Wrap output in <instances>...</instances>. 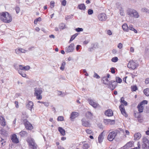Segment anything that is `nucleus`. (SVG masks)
<instances>
[{"instance_id":"nucleus-1","label":"nucleus","mask_w":149,"mask_h":149,"mask_svg":"<svg viewBox=\"0 0 149 149\" xmlns=\"http://www.w3.org/2000/svg\"><path fill=\"white\" fill-rule=\"evenodd\" d=\"M148 102L147 101L144 100L138 104L137 108L138 109L139 112L134 113V116L135 117L138 119L141 117V115L140 113L143 112L144 105L147 104Z\"/></svg>"},{"instance_id":"nucleus-2","label":"nucleus","mask_w":149,"mask_h":149,"mask_svg":"<svg viewBox=\"0 0 149 149\" xmlns=\"http://www.w3.org/2000/svg\"><path fill=\"white\" fill-rule=\"evenodd\" d=\"M0 19L4 23H9L12 21V18L8 12H3L0 14Z\"/></svg>"},{"instance_id":"nucleus-3","label":"nucleus","mask_w":149,"mask_h":149,"mask_svg":"<svg viewBox=\"0 0 149 149\" xmlns=\"http://www.w3.org/2000/svg\"><path fill=\"white\" fill-rule=\"evenodd\" d=\"M120 102L121 104L119 106V109L121 113L125 117H127L128 115L126 113L124 106H127V103L126 101H125V98L123 97H122L120 98Z\"/></svg>"},{"instance_id":"nucleus-4","label":"nucleus","mask_w":149,"mask_h":149,"mask_svg":"<svg viewBox=\"0 0 149 149\" xmlns=\"http://www.w3.org/2000/svg\"><path fill=\"white\" fill-rule=\"evenodd\" d=\"M104 84L107 85L109 88L113 90L117 85V83L115 81H109L108 79L105 78H104Z\"/></svg>"},{"instance_id":"nucleus-5","label":"nucleus","mask_w":149,"mask_h":149,"mask_svg":"<svg viewBox=\"0 0 149 149\" xmlns=\"http://www.w3.org/2000/svg\"><path fill=\"white\" fill-rule=\"evenodd\" d=\"M119 133L120 131L118 130H115L110 132L107 136L108 140L110 141H113L115 139L117 135Z\"/></svg>"},{"instance_id":"nucleus-6","label":"nucleus","mask_w":149,"mask_h":149,"mask_svg":"<svg viewBox=\"0 0 149 149\" xmlns=\"http://www.w3.org/2000/svg\"><path fill=\"white\" fill-rule=\"evenodd\" d=\"M21 121L23 123L25 128L27 130H31L33 129L32 125L26 119L23 118Z\"/></svg>"},{"instance_id":"nucleus-7","label":"nucleus","mask_w":149,"mask_h":149,"mask_svg":"<svg viewBox=\"0 0 149 149\" xmlns=\"http://www.w3.org/2000/svg\"><path fill=\"white\" fill-rule=\"evenodd\" d=\"M35 92L34 95L36 97V98L38 100H41L42 98V96L41 95L42 93V89L40 88L37 89L35 88Z\"/></svg>"},{"instance_id":"nucleus-8","label":"nucleus","mask_w":149,"mask_h":149,"mask_svg":"<svg viewBox=\"0 0 149 149\" xmlns=\"http://www.w3.org/2000/svg\"><path fill=\"white\" fill-rule=\"evenodd\" d=\"M143 143L142 146L143 149H149V141L146 137H144L142 139Z\"/></svg>"},{"instance_id":"nucleus-9","label":"nucleus","mask_w":149,"mask_h":149,"mask_svg":"<svg viewBox=\"0 0 149 149\" xmlns=\"http://www.w3.org/2000/svg\"><path fill=\"white\" fill-rule=\"evenodd\" d=\"M138 66L136 63L133 60L130 61L127 64V67L132 69H135Z\"/></svg>"},{"instance_id":"nucleus-10","label":"nucleus","mask_w":149,"mask_h":149,"mask_svg":"<svg viewBox=\"0 0 149 149\" xmlns=\"http://www.w3.org/2000/svg\"><path fill=\"white\" fill-rule=\"evenodd\" d=\"M128 14L136 18L139 17V15L137 12L134 9H130L127 12Z\"/></svg>"},{"instance_id":"nucleus-11","label":"nucleus","mask_w":149,"mask_h":149,"mask_svg":"<svg viewBox=\"0 0 149 149\" xmlns=\"http://www.w3.org/2000/svg\"><path fill=\"white\" fill-rule=\"evenodd\" d=\"M107 18L106 15L104 13H101L98 15L99 19L102 21H105Z\"/></svg>"},{"instance_id":"nucleus-12","label":"nucleus","mask_w":149,"mask_h":149,"mask_svg":"<svg viewBox=\"0 0 149 149\" xmlns=\"http://www.w3.org/2000/svg\"><path fill=\"white\" fill-rule=\"evenodd\" d=\"M104 123L106 125H112L115 124L114 120H112L109 119H104L103 121Z\"/></svg>"},{"instance_id":"nucleus-13","label":"nucleus","mask_w":149,"mask_h":149,"mask_svg":"<svg viewBox=\"0 0 149 149\" xmlns=\"http://www.w3.org/2000/svg\"><path fill=\"white\" fill-rule=\"evenodd\" d=\"M81 121L82 125L84 126L89 127L91 126V124L89 121H86L85 119H82Z\"/></svg>"},{"instance_id":"nucleus-14","label":"nucleus","mask_w":149,"mask_h":149,"mask_svg":"<svg viewBox=\"0 0 149 149\" xmlns=\"http://www.w3.org/2000/svg\"><path fill=\"white\" fill-rule=\"evenodd\" d=\"M88 101L89 104L94 108H96L100 106L99 104L92 100H90Z\"/></svg>"},{"instance_id":"nucleus-15","label":"nucleus","mask_w":149,"mask_h":149,"mask_svg":"<svg viewBox=\"0 0 149 149\" xmlns=\"http://www.w3.org/2000/svg\"><path fill=\"white\" fill-rule=\"evenodd\" d=\"M79 115L78 112H72L70 114V118L71 120L73 121L74 119L77 117Z\"/></svg>"},{"instance_id":"nucleus-16","label":"nucleus","mask_w":149,"mask_h":149,"mask_svg":"<svg viewBox=\"0 0 149 149\" xmlns=\"http://www.w3.org/2000/svg\"><path fill=\"white\" fill-rule=\"evenodd\" d=\"M74 45L73 43H72L68 46V47L66 48L65 51L67 52H72L74 49Z\"/></svg>"},{"instance_id":"nucleus-17","label":"nucleus","mask_w":149,"mask_h":149,"mask_svg":"<svg viewBox=\"0 0 149 149\" xmlns=\"http://www.w3.org/2000/svg\"><path fill=\"white\" fill-rule=\"evenodd\" d=\"M27 141L29 143V146H32L36 144L35 142L34 139L31 138H29L27 139Z\"/></svg>"},{"instance_id":"nucleus-18","label":"nucleus","mask_w":149,"mask_h":149,"mask_svg":"<svg viewBox=\"0 0 149 149\" xmlns=\"http://www.w3.org/2000/svg\"><path fill=\"white\" fill-rule=\"evenodd\" d=\"M11 140L12 142L15 143H19V140L15 134H13L11 137Z\"/></svg>"},{"instance_id":"nucleus-19","label":"nucleus","mask_w":149,"mask_h":149,"mask_svg":"<svg viewBox=\"0 0 149 149\" xmlns=\"http://www.w3.org/2000/svg\"><path fill=\"white\" fill-rule=\"evenodd\" d=\"M119 133H123V137L125 138L127 137V135H129L130 134L129 131L127 130H126L125 131H124L123 130H120Z\"/></svg>"},{"instance_id":"nucleus-20","label":"nucleus","mask_w":149,"mask_h":149,"mask_svg":"<svg viewBox=\"0 0 149 149\" xmlns=\"http://www.w3.org/2000/svg\"><path fill=\"white\" fill-rule=\"evenodd\" d=\"M105 115L109 117L113 115V113L111 109H108L105 112Z\"/></svg>"},{"instance_id":"nucleus-21","label":"nucleus","mask_w":149,"mask_h":149,"mask_svg":"<svg viewBox=\"0 0 149 149\" xmlns=\"http://www.w3.org/2000/svg\"><path fill=\"white\" fill-rule=\"evenodd\" d=\"M141 136V134L140 133L137 132L134 135V140H138L140 139Z\"/></svg>"},{"instance_id":"nucleus-22","label":"nucleus","mask_w":149,"mask_h":149,"mask_svg":"<svg viewBox=\"0 0 149 149\" xmlns=\"http://www.w3.org/2000/svg\"><path fill=\"white\" fill-rule=\"evenodd\" d=\"M79 145H83L82 148L83 149H87L89 147L88 144L86 143V141L81 142Z\"/></svg>"},{"instance_id":"nucleus-23","label":"nucleus","mask_w":149,"mask_h":149,"mask_svg":"<svg viewBox=\"0 0 149 149\" xmlns=\"http://www.w3.org/2000/svg\"><path fill=\"white\" fill-rule=\"evenodd\" d=\"M58 130L62 135L64 136L65 135V131L62 127H58Z\"/></svg>"},{"instance_id":"nucleus-24","label":"nucleus","mask_w":149,"mask_h":149,"mask_svg":"<svg viewBox=\"0 0 149 149\" xmlns=\"http://www.w3.org/2000/svg\"><path fill=\"white\" fill-rule=\"evenodd\" d=\"M103 132H102L101 134L99 135L98 137V142L99 143H101L102 142L103 140L104 139L103 136Z\"/></svg>"},{"instance_id":"nucleus-25","label":"nucleus","mask_w":149,"mask_h":149,"mask_svg":"<svg viewBox=\"0 0 149 149\" xmlns=\"http://www.w3.org/2000/svg\"><path fill=\"white\" fill-rule=\"evenodd\" d=\"M33 103L31 101H29L28 103L27 104L26 106L28 109L31 110L33 106Z\"/></svg>"},{"instance_id":"nucleus-26","label":"nucleus","mask_w":149,"mask_h":149,"mask_svg":"<svg viewBox=\"0 0 149 149\" xmlns=\"http://www.w3.org/2000/svg\"><path fill=\"white\" fill-rule=\"evenodd\" d=\"M19 134L21 137L26 136L28 134V133L26 131L23 130L19 132Z\"/></svg>"},{"instance_id":"nucleus-27","label":"nucleus","mask_w":149,"mask_h":149,"mask_svg":"<svg viewBox=\"0 0 149 149\" xmlns=\"http://www.w3.org/2000/svg\"><path fill=\"white\" fill-rule=\"evenodd\" d=\"M98 48V44L97 43L93 44V46L91 48L89 49V50L90 51H91L93 49L97 48Z\"/></svg>"},{"instance_id":"nucleus-28","label":"nucleus","mask_w":149,"mask_h":149,"mask_svg":"<svg viewBox=\"0 0 149 149\" xmlns=\"http://www.w3.org/2000/svg\"><path fill=\"white\" fill-rule=\"evenodd\" d=\"M16 51L17 53L21 52L22 53H25L27 51L22 48H19L16 49Z\"/></svg>"},{"instance_id":"nucleus-29","label":"nucleus","mask_w":149,"mask_h":149,"mask_svg":"<svg viewBox=\"0 0 149 149\" xmlns=\"http://www.w3.org/2000/svg\"><path fill=\"white\" fill-rule=\"evenodd\" d=\"M122 28L125 31L127 32L129 30V27L127 26V25L126 24H123L122 26Z\"/></svg>"},{"instance_id":"nucleus-30","label":"nucleus","mask_w":149,"mask_h":149,"mask_svg":"<svg viewBox=\"0 0 149 149\" xmlns=\"http://www.w3.org/2000/svg\"><path fill=\"white\" fill-rule=\"evenodd\" d=\"M78 8L81 10H85L86 9V7L84 4H81L79 5Z\"/></svg>"},{"instance_id":"nucleus-31","label":"nucleus","mask_w":149,"mask_h":149,"mask_svg":"<svg viewBox=\"0 0 149 149\" xmlns=\"http://www.w3.org/2000/svg\"><path fill=\"white\" fill-rule=\"evenodd\" d=\"M2 119L1 123V125L3 126H5L6 125V123L5 118L2 117Z\"/></svg>"},{"instance_id":"nucleus-32","label":"nucleus","mask_w":149,"mask_h":149,"mask_svg":"<svg viewBox=\"0 0 149 149\" xmlns=\"http://www.w3.org/2000/svg\"><path fill=\"white\" fill-rule=\"evenodd\" d=\"M144 93L147 96H149V88L145 89L143 91Z\"/></svg>"},{"instance_id":"nucleus-33","label":"nucleus","mask_w":149,"mask_h":149,"mask_svg":"<svg viewBox=\"0 0 149 149\" xmlns=\"http://www.w3.org/2000/svg\"><path fill=\"white\" fill-rule=\"evenodd\" d=\"M65 25L64 23H61L59 25V28L60 30H63L65 28Z\"/></svg>"},{"instance_id":"nucleus-34","label":"nucleus","mask_w":149,"mask_h":149,"mask_svg":"<svg viewBox=\"0 0 149 149\" xmlns=\"http://www.w3.org/2000/svg\"><path fill=\"white\" fill-rule=\"evenodd\" d=\"M66 65V63L65 62H63L61 67H60V69L61 70L63 71L64 69L65 65Z\"/></svg>"},{"instance_id":"nucleus-35","label":"nucleus","mask_w":149,"mask_h":149,"mask_svg":"<svg viewBox=\"0 0 149 149\" xmlns=\"http://www.w3.org/2000/svg\"><path fill=\"white\" fill-rule=\"evenodd\" d=\"M78 35V34L77 33H75L74 35H72L70 40L69 41V42L70 43Z\"/></svg>"},{"instance_id":"nucleus-36","label":"nucleus","mask_w":149,"mask_h":149,"mask_svg":"<svg viewBox=\"0 0 149 149\" xmlns=\"http://www.w3.org/2000/svg\"><path fill=\"white\" fill-rule=\"evenodd\" d=\"M1 133L2 135L4 136H7L8 135L7 131L3 129H2L1 130Z\"/></svg>"},{"instance_id":"nucleus-37","label":"nucleus","mask_w":149,"mask_h":149,"mask_svg":"<svg viewBox=\"0 0 149 149\" xmlns=\"http://www.w3.org/2000/svg\"><path fill=\"white\" fill-rule=\"evenodd\" d=\"M85 116L86 117L89 118L91 117L93 114L90 112L88 111L86 113Z\"/></svg>"},{"instance_id":"nucleus-38","label":"nucleus","mask_w":149,"mask_h":149,"mask_svg":"<svg viewBox=\"0 0 149 149\" xmlns=\"http://www.w3.org/2000/svg\"><path fill=\"white\" fill-rule=\"evenodd\" d=\"M85 131L88 134L93 135V132L91 130L87 129L85 130Z\"/></svg>"},{"instance_id":"nucleus-39","label":"nucleus","mask_w":149,"mask_h":149,"mask_svg":"<svg viewBox=\"0 0 149 149\" xmlns=\"http://www.w3.org/2000/svg\"><path fill=\"white\" fill-rule=\"evenodd\" d=\"M0 143L1 144L2 146H3L6 144V141L4 139L1 138L0 140Z\"/></svg>"},{"instance_id":"nucleus-40","label":"nucleus","mask_w":149,"mask_h":149,"mask_svg":"<svg viewBox=\"0 0 149 149\" xmlns=\"http://www.w3.org/2000/svg\"><path fill=\"white\" fill-rule=\"evenodd\" d=\"M116 82L117 83H120L122 82V79L119 77H116Z\"/></svg>"},{"instance_id":"nucleus-41","label":"nucleus","mask_w":149,"mask_h":149,"mask_svg":"<svg viewBox=\"0 0 149 149\" xmlns=\"http://www.w3.org/2000/svg\"><path fill=\"white\" fill-rule=\"evenodd\" d=\"M129 29L130 30L134 31V32L135 33H137V31L133 28V26L132 25H130L129 26Z\"/></svg>"},{"instance_id":"nucleus-42","label":"nucleus","mask_w":149,"mask_h":149,"mask_svg":"<svg viewBox=\"0 0 149 149\" xmlns=\"http://www.w3.org/2000/svg\"><path fill=\"white\" fill-rule=\"evenodd\" d=\"M131 88L132 91H135L137 90V88L136 86H132Z\"/></svg>"},{"instance_id":"nucleus-43","label":"nucleus","mask_w":149,"mask_h":149,"mask_svg":"<svg viewBox=\"0 0 149 149\" xmlns=\"http://www.w3.org/2000/svg\"><path fill=\"white\" fill-rule=\"evenodd\" d=\"M41 20V17H39L34 20V24H37L38 21H40Z\"/></svg>"},{"instance_id":"nucleus-44","label":"nucleus","mask_w":149,"mask_h":149,"mask_svg":"<svg viewBox=\"0 0 149 149\" xmlns=\"http://www.w3.org/2000/svg\"><path fill=\"white\" fill-rule=\"evenodd\" d=\"M57 120L58 121H63L64 120V117L63 116H58L57 118Z\"/></svg>"},{"instance_id":"nucleus-45","label":"nucleus","mask_w":149,"mask_h":149,"mask_svg":"<svg viewBox=\"0 0 149 149\" xmlns=\"http://www.w3.org/2000/svg\"><path fill=\"white\" fill-rule=\"evenodd\" d=\"M137 145L138 147H135L134 148L131 149H139L141 147V143L140 142H138L137 143Z\"/></svg>"},{"instance_id":"nucleus-46","label":"nucleus","mask_w":149,"mask_h":149,"mask_svg":"<svg viewBox=\"0 0 149 149\" xmlns=\"http://www.w3.org/2000/svg\"><path fill=\"white\" fill-rule=\"evenodd\" d=\"M118 57H115L113 58L111 60L113 62H116L117 61H118Z\"/></svg>"},{"instance_id":"nucleus-47","label":"nucleus","mask_w":149,"mask_h":149,"mask_svg":"<svg viewBox=\"0 0 149 149\" xmlns=\"http://www.w3.org/2000/svg\"><path fill=\"white\" fill-rule=\"evenodd\" d=\"M19 73L23 77H25L26 76V74L22 71H19Z\"/></svg>"},{"instance_id":"nucleus-48","label":"nucleus","mask_w":149,"mask_h":149,"mask_svg":"<svg viewBox=\"0 0 149 149\" xmlns=\"http://www.w3.org/2000/svg\"><path fill=\"white\" fill-rule=\"evenodd\" d=\"M141 11L143 12L149 13V10L146 8H143L141 9Z\"/></svg>"},{"instance_id":"nucleus-49","label":"nucleus","mask_w":149,"mask_h":149,"mask_svg":"<svg viewBox=\"0 0 149 149\" xmlns=\"http://www.w3.org/2000/svg\"><path fill=\"white\" fill-rule=\"evenodd\" d=\"M126 145L128 147H131L133 146V144L132 142H130L127 143Z\"/></svg>"},{"instance_id":"nucleus-50","label":"nucleus","mask_w":149,"mask_h":149,"mask_svg":"<svg viewBox=\"0 0 149 149\" xmlns=\"http://www.w3.org/2000/svg\"><path fill=\"white\" fill-rule=\"evenodd\" d=\"M75 30L77 32H79L80 31H83V29L82 28H76L75 29Z\"/></svg>"},{"instance_id":"nucleus-51","label":"nucleus","mask_w":149,"mask_h":149,"mask_svg":"<svg viewBox=\"0 0 149 149\" xmlns=\"http://www.w3.org/2000/svg\"><path fill=\"white\" fill-rule=\"evenodd\" d=\"M30 66L28 65H27L26 66H24V70H28L30 69Z\"/></svg>"},{"instance_id":"nucleus-52","label":"nucleus","mask_w":149,"mask_h":149,"mask_svg":"<svg viewBox=\"0 0 149 149\" xmlns=\"http://www.w3.org/2000/svg\"><path fill=\"white\" fill-rule=\"evenodd\" d=\"M93 77L96 79H99L100 78V76L96 73H94Z\"/></svg>"},{"instance_id":"nucleus-53","label":"nucleus","mask_w":149,"mask_h":149,"mask_svg":"<svg viewBox=\"0 0 149 149\" xmlns=\"http://www.w3.org/2000/svg\"><path fill=\"white\" fill-rule=\"evenodd\" d=\"M88 15H92L93 13V11L92 9H89L88 10Z\"/></svg>"},{"instance_id":"nucleus-54","label":"nucleus","mask_w":149,"mask_h":149,"mask_svg":"<svg viewBox=\"0 0 149 149\" xmlns=\"http://www.w3.org/2000/svg\"><path fill=\"white\" fill-rule=\"evenodd\" d=\"M111 72L113 74L115 73L116 71L115 70V68H111Z\"/></svg>"},{"instance_id":"nucleus-55","label":"nucleus","mask_w":149,"mask_h":149,"mask_svg":"<svg viewBox=\"0 0 149 149\" xmlns=\"http://www.w3.org/2000/svg\"><path fill=\"white\" fill-rule=\"evenodd\" d=\"M110 75L109 74H108L107 75V77H103L102 78V81L103 83H104V78H107V79H108V78H109L110 77Z\"/></svg>"},{"instance_id":"nucleus-56","label":"nucleus","mask_w":149,"mask_h":149,"mask_svg":"<svg viewBox=\"0 0 149 149\" xmlns=\"http://www.w3.org/2000/svg\"><path fill=\"white\" fill-rule=\"evenodd\" d=\"M66 4V0H63L61 2V4L63 6H65Z\"/></svg>"},{"instance_id":"nucleus-57","label":"nucleus","mask_w":149,"mask_h":149,"mask_svg":"<svg viewBox=\"0 0 149 149\" xmlns=\"http://www.w3.org/2000/svg\"><path fill=\"white\" fill-rule=\"evenodd\" d=\"M54 2L53 1H52L50 2V6L51 8H53L54 7Z\"/></svg>"},{"instance_id":"nucleus-58","label":"nucleus","mask_w":149,"mask_h":149,"mask_svg":"<svg viewBox=\"0 0 149 149\" xmlns=\"http://www.w3.org/2000/svg\"><path fill=\"white\" fill-rule=\"evenodd\" d=\"M15 10L17 13H18L20 11V8L19 7H15Z\"/></svg>"},{"instance_id":"nucleus-59","label":"nucleus","mask_w":149,"mask_h":149,"mask_svg":"<svg viewBox=\"0 0 149 149\" xmlns=\"http://www.w3.org/2000/svg\"><path fill=\"white\" fill-rule=\"evenodd\" d=\"M15 104L16 107L17 108H18L19 106V105H18V102L17 101H15Z\"/></svg>"},{"instance_id":"nucleus-60","label":"nucleus","mask_w":149,"mask_h":149,"mask_svg":"<svg viewBox=\"0 0 149 149\" xmlns=\"http://www.w3.org/2000/svg\"><path fill=\"white\" fill-rule=\"evenodd\" d=\"M123 47V45L121 43H119L118 45V47L119 49H121Z\"/></svg>"},{"instance_id":"nucleus-61","label":"nucleus","mask_w":149,"mask_h":149,"mask_svg":"<svg viewBox=\"0 0 149 149\" xmlns=\"http://www.w3.org/2000/svg\"><path fill=\"white\" fill-rule=\"evenodd\" d=\"M107 34L109 35L110 36L112 34V33L111 31L110 30H109L107 31Z\"/></svg>"},{"instance_id":"nucleus-62","label":"nucleus","mask_w":149,"mask_h":149,"mask_svg":"<svg viewBox=\"0 0 149 149\" xmlns=\"http://www.w3.org/2000/svg\"><path fill=\"white\" fill-rule=\"evenodd\" d=\"M120 14L122 16L124 15V13L123 10H122V9L120 10Z\"/></svg>"},{"instance_id":"nucleus-63","label":"nucleus","mask_w":149,"mask_h":149,"mask_svg":"<svg viewBox=\"0 0 149 149\" xmlns=\"http://www.w3.org/2000/svg\"><path fill=\"white\" fill-rule=\"evenodd\" d=\"M145 83L146 84H148L149 83V78H146L145 80Z\"/></svg>"},{"instance_id":"nucleus-64","label":"nucleus","mask_w":149,"mask_h":149,"mask_svg":"<svg viewBox=\"0 0 149 149\" xmlns=\"http://www.w3.org/2000/svg\"><path fill=\"white\" fill-rule=\"evenodd\" d=\"M19 69L21 70H24V66L22 65H19Z\"/></svg>"}]
</instances>
